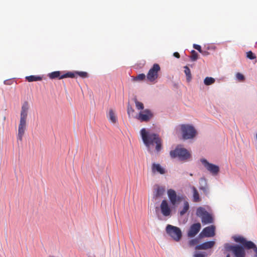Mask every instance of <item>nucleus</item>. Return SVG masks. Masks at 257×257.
Returning <instances> with one entry per match:
<instances>
[{
    "instance_id": "1",
    "label": "nucleus",
    "mask_w": 257,
    "mask_h": 257,
    "mask_svg": "<svg viewBox=\"0 0 257 257\" xmlns=\"http://www.w3.org/2000/svg\"><path fill=\"white\" fill-rule=\"evenodd\" d=\"M140 133L143 141L150 152L152 151L151 146H154L155 144L156 145V151L159 152L161 151V140L158 135L150 133L145 128H142Z\"/></svg>"
},
{
    "instance_id": "2",
    "label": "nucleus",
    "mask_w": 257,
    "mask_h": 257,
    "mask_svg": "<svg viewBox=\"0 0 257 257\" xmlns=\"http://www.w3.org/2000/svg\"><path fill=\"white\" fill-rule=\"evenodd\" d=\"M30 106L28 101H25L22 105L20 113V123L18 127V140L21 141L22 140L23 137L24 135L26 125H27V118L28 114V110L29 109Z\"/></svg>"
},
{
    "instance_id": "3",
    "label": "nucleus",
    "mask_w": 257,
    "mask_h": 257,
    "mask_svg": "<svg viewBox=\"0 0 257 257\" xmlns=\"http://www.w3.org/2000/svg\"><path fill=\"white\" fill-rule=\"evenodd\" d=\"M170 156L173 158H178L181 161H187L190 158V154L188 151L183 148L177 147L174 150L170 152Z\"/></svg>"
},
{
    "instance_id": "4",
    "label": "nucleus",
    "mask_w": 257,
    "mask_h": 257,
    "mask_svg": "<svg viewBox=\"0 0 257 257\" xmlns=\"http://www.w3.org/2000/svg\"><path fill=\"white\" fill-rule=\"evenodd\" d=\"M166 232L175 241H179L182 237V232L180 228L168 224L166 227Z\"/></svg>"
},
{
    "instance_id": "5",
    "label": "nucleus",
    "mask_w": 257,
    "mask_h": 257,
    "mask_svg": "<svg viewBox=\"0 0 257 257\" xmlns=\"http://www.w3.org/2000/svg\"><path fill=\"white\" fill-rule=\"evenodd\" d=\"M181 131L183 138L185 140L193 139L196 135V131L192 125L182 124L181 125Z\"/></svg>"
},
{
    "instance_id": "6",
    "label": "nucleus",
    "mask_w": 257,
    "mask_h": 257,
    "mask_svg": "<svg viewBox=\"0 0 257 257\" xmlns=\"http://www.w3.org/2000/svg\"><path fill=\"white\" fill-rule=\"evenodd\" d=\"M197 216L201 218L202 222L204 224H209L213 222L212 216L202 207H199L196 211Z\"/></svg>"
},
{
    "instance_id": "7",
    "label": "nucleus",
    "mask_w": 257,
    "mask_h": 257,
    "mask_svg": "<svg viewBox=\"0 0 257 257\" xmlns=\"http://www.w3.org/2000/svg\"><path fill=\"white\" fill-rule=\"evenodd\" d=\"M200 162L209 173L214 176L218 175L220 169L218 166L210 163L206 159L202 158L200 159Z\"/></svg>"
},
{
    "instance_id": "8",
    "label": "nucleus",
    "mask_w": 257,
    "mask_h": 257,
    "mask_svg": "<svg viewBox=\"0 0 257 257\" xmlns=\"http://www.w3.org/2000/svg\"><path fill=\"white\" fill-rule=\"evenodd\" d=\"M225 247L227 250L231 251L235 257L245 256V251L243 247L241 246L226 244Z\"/></svg>"
},
{
    "instance_id": "9",
    "label": "nucleus",
    "mask_w": 257,
    "mask_h": 257,
    "mask_svg": "<svg viewBox=\"0 0 257 257\" xmlns=\"http://www.w3.org/2000/svg\"><path fill=\"white\" fill-rule=\"evenodd\" d=\"M166 188L164 186L155 184L153 189V199L159 201L165 194Z\"/></svg>"
},
{
    "instance_id": "10",
    "label": "nucleus",
    "mask_w": 257,
    "mask_h": 257,
    "mask_svg": "<svg viewBox=\"0 0 257 257\" xmlns=\"http://www.w3.org/2000/svg\"><path fill=\"white\" fill-rule=\"evenodd\" d=\"M167 193L170 201L173 206L178 205L184 199L183 195H177L176 192L173 189H169Z\"/></svg>"
},
{
    "instance_id": "11",
    "label": "nucleus",
    "mask_w": 257,
    "mask_h": 257,
    "mask_svg": "<svg viewBox=\"0 0 257 257\" xmlns=\"http://www.w3.org/2000/svg\"><path fill=\"white\" fill-rule=\"evenodd\" d=\"M160 70V67L158 64H154L152 67L149 70L147 78L150 82L155 81L158 77V72Z\"/></svg>"
},
{
    "instance_id": "12",
    "label": "nucleus",
    "mask_w": 257,
    "mask_h": 257,
    "mask_svg": "<svg viewBox=\"0 0 257 257\" xmlns=\"http://www.w3.org/2000/svg\"><path fill=\"white\" fill-rule=\"evenodd\" d=\"M153 116L152 112L148 109L141 110L136 116V118L141 121L147 122Z\"/></svg>"
},
{
    "instance_id": "13",
    "label": "nucleus",
    "mask_w": 257,
    "mask_h": 257,
    "mask_svg": "<svg viewBox=\"0 0 257 257\" xmlns=\"http://www.w3.org/2000/svg\"><path fill=\"white\" fill-rule=\"evenodd\" d=\"M215 227L212 225L206 227H205L202 232L200 233L199 236L200 237H212L215 235Z\"/></svg>"
},
{
    "instance_id": "14",
    "label": "nucleus",
    "mask_w": 257,
    "mask_h": 257,
    "mask_svg": "<svg viewBox=\"0 0 257 257\" xmlns=\"http://www.w3.org/2000/svg\"><path fill=\"white\" fill-rule=\"evenodd\" d=\"M160 209L163 216H170L171 214V210L167 200H163L160 205Z\"/></svg>"
},
{
    "instance_id": "15",
    "label": "nucleus",
    "mask_w": 257,
    "mask_h": 257,
    "mask_svg": "<svg viewBox=\"0 0 257 257\" xmlns=\"http://www.w3.org/2000/svg\"><path fill=\"white\" fill-rule=\"evenodd\" d=\"M201 225L200 223L193 224L190 227L187 234L190 237L195 236L201 229Z\"/></svg>"
},
{
    "instance_id": "16",
    "label": "nucleus",
    "mask_w": 257,
    "mask_h": 257,
    "mask_svg": "<svg viewBox=\"0 0 257 257\" xmlns=\"http://www.w3.org/2000/svg\"><path fill=\"white\" fill-rule=\"evenodd\" d=\"M199 189L203 191L205 195H208L209 193L210 189L207 184L206 179L202 177L199 180Z\"/></svg>"
},
{
    "instance_id": "17",
    "label": "nucleus",
    "mask_w": 257,
    "mask_h": 257,
    "mask_svg": "<svg viewBox=\"0 0 257 257\" xmlns=\"http://www.w3.org/2000/svg\"><path fill=\"white\" fill-rule=\"evenodd\" d=\"M152 172L153 174L163 175L166 173V170L160 164L154 163L152 165Z\"/></svg>"
},
{
    "instance_id": "18",
    "label": "nucleus",
    "mask_w": 257,
    "mask_h": 257,
    "mask_svg": "<svg viewBox=\"0 0 257 257\" xmlns=\"http://www.w3.org/2000/svg\"><path fill=\"white\" fill-rule=\"evenodd\" d=\"M214 241H209L204 242L201 244L196 245L195 247L196 249H208L211 248L215 244Z\"/></svg>"
},
{
    "instance_id": "19",
    "label": "nucleus",
    "mask_w": 257,
    "mask_h": 257,
    "mask_svg": "<svg viewBox=\"0 0 257 257\" xmlns=\"http://www.w3.org/2000/svg\"><path fill=\"white\" fill-rule=\"evenodd\" d=\"M107 117L111 122L115 123L117 122V116L113 109H110L109 110L108 113L107 114Z\"/></svg>"
},
{
    "instance_id": "20",
    "label": "nucleus",
    "mask_w": 257,
    "mask_h": 257,
    "mask_svg": "<svg viewBox=\"0 0 257 257\" xmlns=\"http://www.w3.org/2000/svg\"><path fill=\"white\" fill-rule=\"evenodd\" d=\"M211 254V252L208 253L206 251H195L194 257H208Z\"/></svg>"
},
{
    "instance_id": "21",
    "label": "nucleus",
    "mask_w": 257,
    "mask_h": 257,
    "mask_svg": "<svg viewBox=\"0 0 257 257\" xmlns=\"http://www.w3.org/2000/svg\"><path fill=\"white\" fill-rule=\"evenodd\" d=\"M193 201L198 202L200 201V197L199 193L195 187H192Z\"/></svg>"
},
{
    "instance_id": "22",
    "label": "nucleus",
    "mask_w": 257,
    "mask_h": 257,
    "mask_svg": "<svg viewBox=\"0 0 257 257\" xmlns=\"http://www.w3.org/2000/svg\"><path fill=\"white\" fill-rule=\"evenodd\" d=\"M26 79L29 82H32V81H36L41 80L42 77L39 76L31 75L29 76H27L26 77Z\"/></svg>"
},
{
    "instance_id": "23",
    "label": "nucleus",
    "mask_w": 257,
    "mask_h": 257,
    "mask_svg": "<svg viewBox=\"0 0 257 257\" xmlns=\"http://www.w3.org/2000/svg\"><path fill=\"white\" fill-rule=\"evenodd\" d=\"M215 80L214 78L211 77H206L204 79V83L206 85H210L214 83Z\"/></svg>"
},
{
    "instance_id": "24",
    "label": "nucleus",
    "mask_w": 257,
    "mask_h": 257,
    "mask_svg": "<svg viewBox=\"0 0 257 257\" xmlns=\"http://www.w3.org/2000/svg\"><path fill=\"white\" fill-rule=\"evenodd\" d=\"M189 208V204L187 201H184L183 208L180 211V214L181 216L185 214Z\"/></svg>"
},
{
    "instance_id": "25",
    "label": "nucleus",
    "mask_w": 257,
    "mask_h": 257,
    "mask_svg": "<svg viewBox=\"0 0 257 257\" xmlns=\"http://www.w3.org/2000/svg\"><path fill=\"white\" fill-rule=\"evenodd\" d=\"M243 245L248 249H251L254 247L255 244L251 241H247L245 239Z\"/></svg>"
},
{
    "instance_id": "26",
    "label": "nucleus",
    "mask_w": 257,
    "mask_h": 257,
    "mask_svg": "<svg viewBox=\"0 0 257 257\" xmlns=\"http://www.w3.org/2000/svg\"><path fill=\"white\" fill-rule=\"evenodd\" d=\"M184 73L186 74L187 77V80L188 81H190L191 79V71L188 66H186L184 67Z\"/></svg>"
},
{
    "instance_id": "27",
    "label": "nucleus",
    "mask_w": 257,
    "mask_h": 257,
    "mask_svg": "<svg viewBox=\"0 0 257 257\" xmlns=\"http://www.w3.org/2000/svg\"><path fill=\"white\" fill-rule=\"evenodd\" d=\"M48 76L51 79H54L57 77H59L60 78V77L61 76L60 71L53 72L51 73H49Z\"/></svg>"
},
{
    "instance_id": "28",
    "label": "nucleus",
    "mask_w": 257,
    "mask_h": 257,
    "mask_svg": "<svg viewBox=\"0 0 257 257\" xmlns=\"http://www.w3.org/2000/svg\"><path fill=\"white\" fill-rule=\"evenodd\" d=\"M135 102L136 104V108L138 110H143L144 108V104L143 103L138 101L136 99L135 100Z\"/></svg>"
},
{
    "instance_id": "29",
    "label": "nucleus",
    "mask_w": 257,
    "mask_h": 257,
    "mask_svg": "<svg viewBox=\"0 0 257 257\" xmlns=\"http://www.w3.org/2000/svg\"><path fill=\"white\" fill-rule=\"evenodd\" d=\"M234 240L236 242H239L242 245H243L244 241H245V238L241 236H234L233 237Z\"/></svg>"
},
{
    "instance_id": "30",
    "label": "nucleus",
    "mask_w": 257,
    "mask_h": 257,
    "mask_svg": "<svg viewBox=\"0 0 257 257\" xmlns=\"http://www.w3.org/2000/svg\"><path fill=\"white\" fill-rule=\"evenodd\" d=\"M236 79L239 81H243L245 79V77L243 74L238 72L235 75Z\"/></svg>"
},
{
    "instance_id": "31",
    "label": "nucleus",
    "mask_w": 257,
    "mask_h": 257,
    "mask_svg": "<svg viewBox=\"0 0 257 257\" xmlns=\"http://www.w3.org/2000/svg\"><path fill=\"white\" fill-rule=\"evenodd\" d=\"M191 60L195 61L198 59V54L195 50L191 51V56L190 57Z\"/></svg>"
},
{
    "instance_id": "32",
    "label": "nucleus",
    "mask_w": 257,
    "mask_h": 257,
    "mask_svg": "<svg viewBox=\"0 0 257 257\" xmlns=\"http://www.w3.org/2000/svg\"><path fill=\"white\" fill-rule=\"evenodd\" d=\"M146 75L144 74H140L134 78L135 81H142L145 79Z\"/></svg>"
},
{
    "instance_id": "33",
    "label": "nucleus",
    "mask_w": 257,
    "mask_h": 257,
    "mask_svg": "<svg viewBox=\"0 0 257 257\" xmlns=\"http://www.w3.org/2000/svg\"><path fill=\"white\" fill-rule=\"evenodd\" d=\"M74 77V73H71V72H68V73H67L66 74H65L64 75H63L61 76L60 77V79H63L64 78H66V77L73 78Z\"/></svg>"
},
{
    "instance_id": "34",
    "label": "nucleus",
    "mask_w": 257,
    "mask_h": 257,
    "mask_svg": "<svg viewBox=\"0 0 257 257\" xmlns=\"http://www.w3.org/2000/svg\"><path fill=\"white\" fill-rule=\"evenodd\" d=\"M127 111L128 116H131V115H133V114L134 112V109L130 105H128Z\"/></svg>"
},
{
    "instance_id": "35",
    "label": "nucleus",
    "mask_w": 257,
    "mask_h": 257,
    "mask_svg": "<svg viewBox=\"0 0 257 257\" xmlns=\"http://www.w3.org/2000/svg\"><path fill=\"white\" fill-rule=\"evenodd\" d=\"M246 57L250 60H253L255 58V55L251 51L247 52Z\"/></svg>"
},
{
    "instance_id": "36",
    "label": "nucleus",
    "mask_w": 257,
    "mask_h": 257,
    "mask_svg": "<svg viewBox=\"0 0 257 257\" xmlns=\"http://www.w3.org/2000/svg\"><path fill=\"white\" fill-rule=\"evenodd\" d=\"M75 73L78 74L79 76L82 77V78H85L87 77V73L85 72H82V71H76Z\"/></svg>"
},
{
    "instance_id": "37",
    "label": "nucleus",
    "mask_w": 257,
    "mask_h": 257,
    "mask_svg": "<svg viewBox=\"0 0 257 257\" xmlns=\"http://www.w3.org/2000/svg\"><path fill=\"white\" fill-rule=\"evenodd\" d=\"M198 242V238H195L189 241V244L191 246H193L195 244H196Z\"/></svg>"
},
{
    "instance_id": "38",
    "label": "nucleus",
    "mask_w": 257,
    "mask_h": 257,
    "mask_svg": "<svg viewBox=\"0 0 257 257\" xmlns=\"http://www.w3.org/2000/svg\"><path fill=\"white\" fill-rule=\"evenodd\" d=\"M193 48L198 50L200 53L202 52L201 47L200 45L197 44H194Z\"/></svg>"
},
{
    "instance_id": "39",
    "label": "nucleus",
    "mask_w": 257,
    "mask_h": 257,
    "mask_svg": "<svg viewBox=\"0 0 257 257\" xmlns=\"http://www.w3.org/2000/svg\"><path fill=\"white\" fill-rule=\"evenodd\" d=\"M252 249L255 253V257H257V247L255 245H254V247L252 248Z\"/></svg>"
},
{
    "instance_id": "40",
    "label": "nucleus",
    "mask_w": 257,
    "mask_h": 257,
    "mask_svg": "<svg viewBox=\"0 0 257 257\" xmlns=\"http://www.w3.org/2000/svg\"><path fill=\"white\" fill-rule=\"evenodd\" d=\"M173 55H174V57H176L177 58H179L180 57V54L178 52H175L173 54Z\"/></svg>"
},
{
    "instance_id": "41",
    "label": "nucleus",
    "mask_w": 257,
    "mask_h": 257,
    "mask_svg": "<svg viewBox=\"0 0 257 257\" xmlns=\"http://www.w3.org/2000/svg\"><path fill=\"white\" fill-rule=\"evenodd\" d=\"M10 80H6L4 81V83L5 85H10L11 84V83L10 82Z\"/></svg>"
},
{
    "instance_id": "42",
    "label": "nucleus",
    "mask_w": 257,
    "mask_h": 257,
    "mask_svg": "<svg viewBox=\"0 0 257 257\" xmlns=\"http://www.w3.org/2000/svg\"><path fill=\"white\" fill-rule=\"evenodd\" d=\"M226 257H230L229 254H227Z\"/></svg>"
},
{
    "instance_id": "43",
    "label": "nucleus",
    "mask_w": 257,
    "mask_h": 257,
    "mask_svg": "<svg viewBox=\"0 0 257 257\" xmlns=\"http://www.w3.org/2000/svg\"><path fill=\"white\" fill-rule=\"evenodd\" d=\"M49 257H55V256H49Z\"/></svg>"
}]
</instances>
